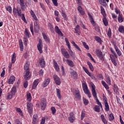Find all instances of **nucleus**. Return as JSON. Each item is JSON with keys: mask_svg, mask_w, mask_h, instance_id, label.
Segmentation results:
<instances>
[{"mask_svg": "<svg viewBox=\"0 0 124 124\" xmlns=\"http://www.w3.org/2000/svg\"><path fill=\"white\" fill-rule=\"evenodd\" d=\"M17 87L16 86H14L11 91L10 93H8L7 96V99H11L14 95H15L16 93H17Z\"/></svg>", "mask_w": 124, "mask_h": 124, "instance_id": "f257e3e1", "label": "nucleus"}, {"mask_svg": "<svg viewBox=\"0 0 124 124\" xmlns=\"http://www.w3.org/2000/svg\"><path fill=\"white\" fill-rule=\"evenodd\" d=\"M82 86L84 93H85L86 94H87L89 98H91L92 97V94L88 88L87 83L86 82H83L82 83Z\"/></svg>", "mask_w": 124, "mask_h": 124, "instance_id": "f03ea898", "label": "nucleus"}, {"mask_svg": "<svg viewBox=\"0 0 124 124\" xmlns=\"http://www.w3.org/2000/svg\"><path fill=\"white\" fill-rule=\"evenodd\" d=\"M65 41L66 42V45L68 48V52H69V54L70 55L71 57H72L73 58H74L75 56V54L72 50H71V47L70 46V44H69V41H68V39L67 38H65Z\"/></svg>", "mask_w": 124, "mask_h": 124, "instance_id": "7ed1b4c3", "label": "nucleus"}, {"mask_svg": "<svg viewBox=\"0 0 124 124\" xmlns=\"http://www.w3.org/2000/svg\"><path fill=\"white\" fill-rule=\"evenodd\" d=\"M37 49L40 54L43 53L42 50V48L43 47V43H42V40L41 39H39V42L37 45Z\"/></svg>", "mask_w": 124, "mask_h": 124, "instance_id": "20e7f679", "label": "nucleus"}, {"mask_svg": "<svg viewBox=\"0 0 124 124\" xmlns=\"http://www.w3.org/2000/svg\"><path fill=\"white\" fill-rule=\"evenodd\" d=\"M104 103L105 104V110L108 112V111L110 110V108L109 107V104H108V101H107V97L105 96V94H104Z\"/></svg>", "mask_w": 124, "mask_h": 124, "instance_id": "39448f33", "label": "nucleus"}, {"mask_svg": "<svg viewBox=\"0 0 124 124\" xmlns=\"http://www.w3.org/2000/svg\"><path fill=\"white\" fill-rule=\"evenodd\" d=\"M23 76L25 80H30L31 78V73L30 71H25L23 73Z\"/></svg>", "mask_w": 124, "mask_h": 124, "instance_id": "423d86ee", "label": "nucleus"}, {"mask_svg": "<svg viewBox=\"0 0 124 124\" xmlns=\"http://www.w3.org/2000/svg\"><path fill=\"white\" fill-rule=\"evenodd\" d=\"M53 80L54 82L56 83V85L60 86L61 84V79L57 75H53Z\"/></svg>", "mask_w": 124, "mask_h": 124, "instance_id": "0eeeda50", "label": "nucleus"}, {"mask_svg": "<svg viewBox=\"0 0 124 124\" xmlns=\"http://www.w3.org/2000/svg\"><path fill=\"white\" fill-rule=\"evenodd\" d=\"M61 52L62 55H63V57L66 59H69V54L66 50L64 48L61 49Z\"/></svg>", "mask_w": 124, "mask_h": 124, "instance_id": "6e6552de", "label": "nucleus"}, {"mask_svg": "<svg viewBox=\"0 0 124 124\" xmlns=\"http://www.w3.org/2000/svg\"><path fill=\"white\" fill-rule=\"evenodd\" d=\"M38 20H35L34 22V31L35 32L39 31V24L37 23Z\"/></svg>", "mask_w": 124, "mask_h": 124, "instance_id": "1a4fd4ad", "label": "nucleus"}, {"mask_svg": "<svg viewBox=\"0 0 124 124\" xmlns=\"http://www.w3.org/2000/svg\"><path fill=\"white\" fill-rule=\"evenodd\" d=\"M32 104L31 103H28L27 104L28 111L29 113V114H31V113H32Z\"/></svg>", "mask_w": 124, "mask_h": 124, "instance_id": "9d476101", "label": "nucleus"}, {"mask_svg": "<svg viewBox=\"0 0 124 124\" xmlns=\"http://www.w3.org/2000/svg\"><path fill=\"white\" fill-rule=\"evenodd\" d=\"M91 87L93 95L95 98H96L97 97V96L96 95V92L95 91V86L94 85V84H93L91 85Z\"/></svg>", "mask_w": 124, "mask_h": 124, "instance_id": "9b49d317", "label": "nucleus"}, {"mask_svg": "<svg viewBox=\"0 0 124 124\" xmlns=\"http://www.w3.org/2000/svg\"><path fill=\"white\" fill-rule=\"evenodd\" d=\"M70 70L72 78L73 79H76V78H77V73H76L75 71L72 69H70Z\"/></svg>", "mask_w": 124, "mask_h": 124, "instance_id": "f8f14e48", "label": "nucleus"}, {"mask_svg": "<svg viewBox=\"0 0 124 124\" xmlns=\"http://www.w3.org/2000/svg\"><path fill=\"white\" fill-rule=\"evenodd\" d=\"M69 121L70 123H73L75 121V116L73 112H71L70 113V116L69 117Z\"/></svg>", "mask_w": 124, "mask_h": 124, "instance_id": "ddd939ff", "label": "nucleus"}, {"mask_svg": "<svg viewBox=\"0 0 124 124\" xmlns=\"http://www.w3.org/2000/svg\"><path fill=\"white\" fill-rule=\"evenodd\" d=\"M39 83V80L38 79H35L33 82L32 86V90H35L37 87V85Z\"/></svg>", "mask_w": 124, "mask_h": 124, "instance_id": "4468645a", "label": "nucleus"}, {"mask_svg": "<svg viewBox=\"0 0 124 124\" xmlns=\"http://www.w3.org/2000/svg\"><path fill=\"white\" fill-rule=\"evenodd\" d=\"M40 66L43 68L44 67H45V65L46 64V63L45 62V60L43 58H40L39 59V62Z\"/></svg>", "mask_w": 124, "mask_h": 124, "instance_id": "2eb2a0df", "label": "nucleus"}, {"mask_svg": "<svg viewBox=\"0 0 124 124\" xmlns=\"http://www.w3.org/2000/svg\"><path fill=\"white\" fill-rule=\"evenodd\" d=\"M53 62V66L55 70H56L57 72H59V71H60V67L59 66V64H58V63L57 62H56V61H55V60H54Z\"/></svg>", "mask_w": 124, "mask_h": 124, "instance_id": "dca6fc26", "label": "nucleus"}, {"mask_svg": "<svg viewBox=\"0 0 124 124\" xmlns=\"http://www.w3.org/2000/svg\"><path fill=\"white\" fill-rule=\"evenodd\" d=\"M114 49L118 56L120 57V56H122V51H121V50L119 49V47H118V46L116 44L114 45Z\"/></svg>", "mask_w": 124, "mask_h": 124, "instance_id": "f3484780", "label": "nucleus"}, {"mask_svg": "<svg viewBox=\"0 0 124 124\" xmlns=\"http://www.w3.org/2000/svg\"><path fill=\"white\" fill-rule=\"evenodd\" d=\"M39 106H40L42 110H45V108H46V101L45 100L42 101L39 104Z\"/></svg>", "mask_w": 124, "mask_h": 124, "instance_id": "a211bd4d", "label": "nucleus"}, {"mask_svg": "<svg viewBox=\"0 0 124 124\" xmlns=\"http://www.w3.org/2000/svg\"><path fill=\"white\" fill-rule=\"evenodd\" d=\"M49 83H50V78H46L44 81V83L43 85V88H46V87H47V86L49 85Z\"/></svg>", "mask_w": 124, "mask_h": 124, "instance_id": "6ab92c4d", "label": "nucleus"}, {"mask_svg": "<svg viewBox=\"0 0 124 124\" xmlns=\"http://www.w3.org/2000/svg\"><path fill=\"white\" fill-rule=\"evenodd\" d=\"M73 94L76 98H80V97H81V95H80V92H79V90L78 89H77L75 91Z\"/></svg>", "mask_w": 124, "mask_h": 124, "instance_id": "aec40b11", "label": "nucleus"}, {"mask_svg": "<svg viewBox=\"0 0 124 124\" xmlns=\"http://www.w3.org/2000/svg\"><path fill=\"white\" fill-rule=\"evenodd\" d=\"M88 14L91 24H92L93 26H95V22H94V20H93V16L90 13H88Z\"/></svg>", "mask_w": 124, "mask_h": 124, "instance_id": "412c9836", "label": "nucleus"}, {"mask_svg": "<svg viewBox=\"0 0 124 124\" xmlns=\"http://www.w3.org/2000/svg\"><path fill=\"white\" fill-rule=\"evenodd\" d=\"M55 30L56 32L58 33V34H59V35H61V36H63V34H62V31H61V30H60V29L59 28V27L55 26Z\"/></svg>", "mask_w": 124, "mask_h": 124, "instance_id": "4be33fe9", "label": "nucleus"}, {"mask_svg": "<svg viewBox=\"0 0 124 124\" xmlns=\"http://www.w3.org/2000/svg\"><path fill=\"white\" fill-rule=\"evenodd\" d=\"M15 77L14 76H11L9 79L8 80V84H13L15 82Z\"/></svg>", "mask_w": 124, "mask_h": 124, "instance_id": "5701e85b", "label": "nucleus"}, {"mask_svg": "<svg viewBox=\"0 0 124 124\" xmlns=\"http://www.w3.org/2000/svg\"><path fill=\"white\" fill-rule=\"evenodd\" d=\"M30 13L35 21H38V19H37V17H36V16L35 15V14L34 13V12L32 11V10H31L30 12Z\"/></svg>", "mask_w": 124, "mask_h": 124, "instance_id": "b1692460", "label": "nucleus"}, {"mask_svg": "<svg viewBox=\"0 0 124 124\" xmlns=\"http://www.w3.org/2000/svg\"><path fill=\"white\" fill-rule=\"evenodd\" d=\"M17 1L18 3H20V5L21 7V9H25V2L24 1V0H17Z\"/></svg>", "mask_w": 124, "mask_h": 124, "instance_id": "393cba45", "label": "nucleus"}, {"mask_svg": "<svg viewBox=\"0 0 124 124\" xmlns=\"http://www.w3.org/2000/svg\"><path fill=\"white\" fill-rule=\"evenodd\" d=\"M66 62L69 66H71V67H73V66H74V63L72 61L69 59H67L66 60Z\"/></svg>", "mask_w": 124, "mask_h": 124, "instance_id": "a878e982", "label": "nucleus"}, {"mask_svg": "<svg viewBox=\"0 0 124 124\" xmlns=\"http://www.w3.org/2000/svg\"><path fill=\"white\" fill-rule=\"evenodd\" d=\"M107 2H109V0H99V2L100 3V4H102L103 6H107Z\"/></svg>", "mask_w": 124, "mask_h": 124, "instance_id": "bb28decb", "label": "nucleus"}, {"mask_svg": "<svg viewBox=\"0 0 124 124\" xmlns=\"http://www.w3.org/2000/svg\"><path fill=\"white\" fill-rule=\"evenodd\" d=\"M42 35L45 41H46V42L47 43H49L50 39L48 37H47V35H46L44 33H42Z\"/></svg>", "mask_w": 124, "mask_h": 124, "instance_id": "cd10ccee", "label": "nucleus"}, {"mask_svg": "<svg viewBox=\"0 0 124 124\" xmlns=\"http://www.w3.org/2000/svg\"><path fill=\"white\" fill-rule=\"evenodd\" d=\"M78 10L80 14H81V15H85V11H84L82 7L79 6L78 7Z\"/></svg>", "mask_w": 124, "mask_h": 124, "instance_id": "c85d7f7f", "label": "nucleus"}, {"mask_svg": "<svg viewBox=\"0 0 124 124\" xmlns=\"http://www.w3.org/2000/svg\"><path fill=\"white\" fill-rule=\"evenodd\" d=\"M24 69L25 71H30V63L27 62L24 65Z\"/></svg>", "mask_w": 124, "mask_h": 124, "instance_id": "c756f323", "label": "nucleus"}, {"mask_svg": "<svg viewBox=\"0 0 124 124\" xmlns=\"http://www.w3.org/2000/svg\"><path fill=\"white\" fill-rule=\"evenodd\" d=\"M19 46L20 47V51L23 52V51H24V44H23L22 40H19Z\"/></svg>", "mask_w": 124, "mask_h": 124, "instance_id": "7c9ffc66", "label": "nucleus"}, {"mask_svg": "<svg viewBox=\"0 0 124 124\" xmlns=\"http://www.w3.org/2000/svg\"><path fill=\"white\" fill-rule=\"evenodd\" d=\"M57 96L59 99H62V96L61 95V90L59 89H56Z\"/></svg>", "mask_w": 124, "mask_h": 124, "instance_id": "2f4dec72", "label": "nucleus"}, {"mask_svg": "<svg viewBox=\"0 0 124 124\" xmlns=\"http://www.w3.org/2000/svg\"><path fill=\"white\" fill-rule=\"evenodd\" d=\"M75 33H80V26L78 25L74 29Z\"/></svg>", "mask_w": 124, "mask_h": 124, "instance_id": "473e14b6", "label": "nucleus"}, {"mask_svg": "<svg viewBox=\"0 0 124 124\" xmlns=\"http://www.w3.org/2000/svg\"><path fill=\"white\" fill-rule=\"evenodd\" d=\"M72 44H73L74 47L76 48V49H77V50H78V51H81V48H79V47L77 45L76 43L74 41H72Z\"/></svg>", "mask_w": 124, "mask_h": 124, "instance_id": "72a5a7b5", "label": "nucleus"}, {"mask_svg": "<svg viewBox=\"0 0 124 124\" xmlns=\"http://www.w3.org/2000/svg\"><path fill=\"white\" fill-rule=\"evenodd\" d=\"M87 64L88 65H89V68L91 70V71H93L94 68H93V64H92L91 62H88Z\"/></svg>", "mask_w": 124, "mask_h": 124, "instance_id": "f704fd0d", "label": "nucleus"}, {"mask_svg": "<svg viewBox=\"0 0 124 124\" xmlns=\"http://www.w3.org/2000/svg\"><path fill=\"white\" fill-rule=\"evenodd\" d=\"M101 11L104 17H106V12L105 11V9H104V8H103V7L102 6H101Z\"/></svg>", "mask_w": 124, "mask_h": 124, "instance_id": "c9c22d12", "label": "nucleus"}, {"mask_svg": "<svg viewBox=\"0 0 124 124\" xmlns=\"http://www.w3.org/2000/svg\"><path fill=\"white\" fill-rule=\"evenodd\" d=\"M118 31L121 33H124V27L123 26H119Z\"/></svg>", "mask_w": 124, "mask_h": 124, "instance_id": "e433bc0d", "label": "nucleus"}, {"mask_svg": "<svg viewBox=\"0 0 124 124\" xmlns=\"http://www.w3.org/2000/svg\"><path fill=\"white\" fill-rule=\"evenodd\" d=\"M101 83H102V85H103V86H104L105 89H106V90H109V86H108V85H107V84L106 83V82H105V81L102 80Z\"/></svg>", "mask_w": 124, "mask_h": 124, "instance_id": "4c0bfd02", "label": "nucleus"}, {"mask_svg": "<svg viewBox=\"0 0 124 124\" xmlns=\"http://www.w3.org/2000/svg\"><path fill=\"white\" fill-rule=\"evenodd\" d=\"M16 62V54L14 53L12 57V63H15Z\"/></svg>", "mask_w": 124, "mask_h": 124, "instance_id": "58836bf2", "label": "nucleus"}, {"mask_svg": "<svg viewBox=\"0 0 124 124\" xmlns=\"http://www.w3.org/2000/svg\"><path fill=\"white\" fill-rule=\"evenodd\" d=\"M118 22L119 23H123L124 22V18L121 14H119L118 16Z\"/></svg>", "mask_w": 124, "mask_h": 124, "instance_id": "ea45409f", "label": "nucleus"}, {"mask_svg": "<svg viewBox=\"0 0 124 124\" xmlns=\"http://www.w3.org/2000/svg\"><path fill=\"white\" fill-rule=\"evenodd\" d=\"M106 82L108 84V85H111V79L108 76H106Z\"/></svg>", "mask_w": 124, "mask_h": 124, "instance_id": "a19ab883", "label": "nucleus"}, {"mask_svg": "<svg viewBox=\"0 0 124 124\" xmlns=\"http://www.w3.org/2000/svg\"><path fill=\"white\" fill-rule=\"evenodd\" d=\"M103 22L106 27L108 26V20L106 18V17H104L103 18Z\"/></svg>", "mask_w": 124, "mask_h": 124, "instance_id": "79ce46f5", "label": "nucleus"}, {"mask_svg": "<svg viewBox=\"0 0 124 124\" xmlns=\"http://www.w3.org/2000/svg\"><path fill=\"white\" fill-rule=\"evenodd\" d=\"M16 112L18 113L20 116H21L22 117H23V112L22 111V110H21L20 108H16Z\"/></svg>", "mask_w": 124, "mask_h": 124, "instance_id": "37998d69", "label": "nucleus"}, {"mask_svg": "<svg viewBox=\"0 0 124 124\" xmlns=\"http://www.w3.org/2000/svg\"><path fill=\"white\" fill-rule=\"evenodd\" d=\"M24 34H25V37H27V38H30V35L29 34V31H28L27 29H25Z\"/></svg>", "mask_w": 124, "mask_h": 124, "instance_id": "c03bdc74", "label": "nucleus"}, {"mask_svg": "<svg viewBox=\"0 0 124 124\" xmlns=\"http://www.w3.org/2000/svg\"><path fill=\"white\" fill-rule=\"evenodd\" d=\"M94 110L95 112H100V106H95L94 108Z\"/></svg>", "mask_w": 124, "mask_h": 124, "instance_id": "a18cd8bd", "label": "nucleus"}, {"mask_svg": "<svg viewBox=\"0 0 124 124\" xmlns=\"http://www.w3.org/2000/svg\"><path fill=\"white\" fill-rule=\"evenodd\" d=\"M27 98L28 101H31V93L28 92L27 93Z\"/></svg>", "mask_w": 124, "mask_h": 124, "instance_id": "49530a36", "label": "nucleus"}, {"mask_svg": "<svg viewBox=\"0 0 124 124\" xmlns=\"http://www.w3.org/2000/svg\"><path fill=\"white\" fill-rule=\"evenodd\" d=\"M18 11H19L18 10V9H16V8H14L13 9V14H14V15H16V16H17V15H18Z\"/></svg>", "mask_w": 124, "mask_h": 124, "instance_id": "de8ad7c7", "label": "nucleus"}, {"mask_svg": "<svg viewBox=\"0 0 124 124\" xmlns=\"http://www.w3.org/2000/svg\"><path fill=\"white\" fill-rule=\"evenodd\" d=\"M95 40L97 41V42H98L99 43H101L102 42V40H101V38L98 36H95Z\"/></svg>", "mask_w": 124, "mask_h": 124, "instance_id": "09e8293b", "label": "nucleus"}, {"mask_svg": "<svg viewBox=\"0 0 124 124\" xmlns=\"http://www.w3.org/2000/svg\"><path fill=\"white\" fill-rule=\"evenodd\" d=\"M6 9L7 11H8V12H9V13H12V7H11V6H8L6 7Z\"/></svg>", "mask_w": 124, "mask_h": 124, "instance_id": "8fccbe9b", "label": "nucleus"}, {"mask_svg": "<svg viewBox=\"0 0 124 124\" xmlns=\"http://www.w3.org/2000/svg\"><path fill=\"white\" fill-rule=\"evenodd\" d=\"M107 35L108 37H111L112 36V31H111V29L109 28L108 32L107 33Z\"/></svg>", "mask_w": 124, "mask_h": 124, "instance_id": "3c124183", "label": "nucleus"}, {"mask_svg": "<svg viewBox=\"0 0 124 124\" xmlns=\"http://www.w3.org/2000/svg\"><path fill=\"white\" fill-rule=\"evenodd\" d=\"M96 54L97 57H99V58H100V57H102V52H101V51L99 50H97Z\"/></svg>", "mask_w": 124, "mask_h": 124, "instance_id": "603ef678", "label": "nucleus"}, {"mask_svg": "<svg viewBox=\"0 0 124 124\" xmlns=\"http://www.w3.org/2000/svg\"><path fill=\"white\" fill-rule=\"evenodd\" d=\"M29 38H27L26 37H24L23 38V41L24 42V45L25 46H27L28 45V39Z\"/></svg>", "mask_w": 124, "mask_h": 124, "instance_id": "864d4df0", "label": "nucleus"}, {"mask_svg": "<svg viewBox=\"0 0 124 124\" xmlns=\"http://www.w3.org/2000/svg\"><path fill=\"white\" fill-rule=\"evenodd\" d=\"M108 119L109 121H113L114 119H115V117H114V115L113 114H110L108 116Z\"/></svg>", "mask_w": 124, "mask_h": 124, "instance_id": "5fc2aeb1", "label": "nucleus"}, {"mask_svg": "<svg viewBox=\"0 0 124 124\" xmlns=\"http://www.w3.org/2000/svg\"><path fill=\"white\" fill-rule=\"evenodd\" d=\"M85 116H86V113L85 112V111H82L81 114V120H83V119L85 118Z\"/></svg>", "mask_w": 124, "mask_h": 124, "instance_id": "6e6d98bb", "label": "nucleus"}, {"mask_svg": "<svg viewBox=\"0 0 124 124\" xmlns=\"http://www.w3.org/2000/svg\"><path fill=\"white\" fill-rule=\"evenodd\" d=\"M83 102L85 105H87V104H89V100H88L85 98H83Z\"/></svg>", "mask_w": 124, "mask_h": 124, "instance_id": "4d7b16f0", "label": "nucleus"}, {"mask_svg": "<svg viewBox=\"0 0 124 124\" xmlns=\"http://www.w3.org/2000/svg\"><path fill=\"white\" fill-rule=\"evenodd\" d=\"M48 28H49L50 31H53V30H54V27H53V25H52L51 23H48Z\"/></svg>", "mask_w": 124, "mask_h": 124, "instance_id": "13d9d810", "label": "nucleus"}, {"mask_svg": "<svg viewBox=\"0 0 124 124\" xmlns=\"http://www.w3.org/2000/svg\"><path fill=\"white\" fill-rule=\"evenodd\" d=\"M30 31L32 34H33V25L32 24H30Z\"/></svg>", "mask_w": 124, "mask_h": 124, "instance_id": "bf43d9fd", "label": "nucleus"}, {"mask_svg": "<svg viewBox=\"0 0 124 124\" xmlns=\"http://www.w3.org/2000/svg\"><path fill=\"white\" fill-rule=\"evenodd\" d=\"M52 1L55 6H58V0H52Z\"/></svg>", "mask_w": 124, "mask_h": 124, "instance_id": "052dcab7", "label": "nucleus"}, {"mask_svg": "<svg viewBox=\"0 0 124 124\" xmlns=\"http://www.w3.org/2000/svg\"><path fill=\"white\" fill-rule=\"evenodd\" d=\"M96 102L97 104L98 105H99V106H100V107L101 108H102V105L101 104V103L100 102H99V100H98V99H96Z\"/></svg>", "mask_w": 124, "mask_h": 124, "instance_id": "680f3d73", "label": "nucleus"}, {"mask_svg": "<svg viewBox=\"0 0 124 124\" xmlns=\"http://www.w3.org/2000/svg\"><path fill=\"white\" fill-rule=\"evenodd\" d=\"M51 110L52 112V114H55L56 113V108L55 107H52L51 108Z\"/></svg>", "mask_w": 124, "mask_h": 124, "instance_id": "e2e57ef3", "label": "nucleus"}, {"mask_svg": "<svg viewBox=\"0 0 124 124\" xmlns=\"http://www.w3.org/2000/svg\"><path fill=\"white\" fill-rule=\"evenodd\" d=\"M61 14L63 18H66V15L65 14V13L64 12V11H63V10H62Z\"/></svg>", "mask_w": 124, "mask_h": 124, "instance_id": "0e129e2a", "label": "nucleus"}, {"mask_svg": "<svg viewBox=\"0 0 124 124\" xmlns=\"http://www.w3.org/2000/svg\"><path fill=\"white\" fill-rule=\"evenodd\" d=\"M15 124H22V123L20 121L19 119H16L15 120Z\"/></svg>", "mask_w": 124, "mask_h": 124, "instance_id": "69168bd1", "label": "nucleus"}, {"mask_svg": "<svg viewBox=\"0 0 124 124\" xmlns=\"http://www.w3.org/2000/svg\"><path fill=\"white\" fill-rule=\"evenodd\" d=\"M38 119H32V124H36L37 123H38Z\"/></svg>", "mask_w": 124, "mask_h": 124, "instance_id": "338daca9", "label": "nucleus"}, {"mask_svg": "<svg viewBox=\"0 0 124 124\" xmlns=\"http://www.w3.org/2000/svg\"><path fill=\"white\" fill-rule=\"evenodd\" d=\"M45 117H43L42 119L40 124H45Z\"/></svg>", "mask_w": 124, "mask_h": 124, "instance_id": "774afa93", "label": "nucleus"}]
</instances>
